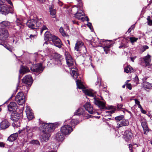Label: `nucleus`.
I'll return each mask as SVG.
<instances>
[{"label": "nucleus", "instance_id": "3", "mask_svg": "<svg viewBox=\"0 0 152 152\" xmlns=\"http://www.w3.org/2000/svg\"><path fill=\"white\" fill-rule=\"evenodd\" d=\"M68 120H66L64 122V125L61 128V133H58V142H61L64 139V136L69 134L73 130L72 127L68 124L67 121Z\"/></svg>", "mask_w": 152, "mask_h": 152}, {"label": "nucleus", "instance_id": "11", "mask_svg": "<svg viewBox=\"0 0 152 152\" xmlns=\"http://www.w3.org/2000/svg\"><path fill=\"white\" fill-rule=\"evenodd\" d=\"M33 129L31 127L26 126V128L23 129V130H19L18 132L19 134L20 133H24L28 137H31L32 136V132Z\"/></svg>", "mask_w": 152, "mask_h": 152}, {"label": "nucleus", "instance_id": "59", "mask_svg": "<svg viewBox=\"0 0 152 152\" xmlns=\"http://www.w3.org/2000/svg\"><path fill=\"white\" fill-rule=\"evenodd\" d=\"M5 144L2 142H0V147H4V146Z\"/></svg>", "mask_w": 152, "mask_h": 152}, {"label": "nucleus", "instance_id": "58", "mask_svg": "<svg viewBox=\"0 0 152 152\" xmlns=\"http://www.w3.org/2000/svg\"><path fill=\"white\" fill-rule=\"evenodd\" d=\"M143 48L144 49L143 51H145L148 48V47L147 45H144L143 47Z\"/></svg>", "mask_w": 152, "mask_h": 152}, {"label": "nucleus", "instance_id": "10", "mask_svg": "<svg viewBox=\"0 0 152 152\" xmlns=\"http://www.w3.org/2000/svg\"><path fill=\"white\" fill-rule=\"evenodd\" d=\"M75 50L77 51H83V53H86L87 51L82 41H78L76 44L74 48Z\"/></svg>", "mask_w": 152, "mask_h": 152}, {"label": "nucleus", "instance_id": "27", "mask_svg": "<svg viewBox=\"0 0 152 152\" xmlns=\"http://www.w3.org/2000/svg\"><path fill=\"white\" fill-rule=\"evenodd\" d=\"M30 72V70L28 67L26 66H21L19 70L20 73L21 74H24L25 73Z\"/></svg>", "mask_w": 152, "mask_h": 152}, {"label": "nucleus", "instance_id": "18", "mask_svg": "<svg viewBox=\"0 0 152 152\" xmlns=\"http://www.w3.org/2000/svg\"><path fill=\"white\" fill-rule=\"evenodd\" d=\"M8 110L10 112H15L17 108V104L15 102H11L8 106Z\"/></svg>", "mask_w": 152, "mask_h": 152}, {"label": "nucleus", "instance_id": "40", "mask_svg": "<svg viewBox=\"0 0 152 152\" xmlns=\"http://www.w3.org/2000/svg\"><path fill=\"white\" fill-rule=\"evenodd\" d=\"M31 143L33 144L39 145L40 144L39 141L37 140H33L31 141Z\"/></svg>", "mask_w": 152, "mask_h": 152}, {"label": "nucleus", "instance_id": "28", "mask_svg": "<svg viewBox=\"0 0 152 152\" xmlns=\"http://www.w3.org/2000/svg\"><path fill=\"white\" fill-rule=\"evenodd\" d=\"M10 24L11 23L10 22L7 21H4L0 23V25L2 28H10Z\"/></svg>", "mask_w": 152, "mask_h": 152}, {"label": "nucleus", "instance_id": "39", "mask_svg": "<svg viewBox=\"0 0 152 152\" xmlns=\"http://www.w3.org/2000/svg\"><path fill=\"white\" fill-rule=\"evenodd\" d=\"M147 19V23L148 25L150 26H152V20L151 19L150 16H148Z\"/></svg>", "mask_w": 152, "mask_h": 152}, {"label": "nucleus", "instance_id": "22", "mask_svg": "<svg viewBox=\"0 0 152 152\" xmlns=\"http://www.w3.org/2000/svg\"><path fill=\"white\" fill-rule=\"evenodd\" d=\"M26 112V115L28 119H31L33 118L34 116L31 112V110L28 107H27Z\"/></svg>", "mask_w": 152, "mask_h": 152}, {"label": "nucleus", "instance_id": "20", "mask_svg": "<svg viewBox=\"0 0 152 152\" xmlns=\"http://www.w3.org/2000/svg\"><path fill=\"white\" fill-rule=\"evenodd\" d=\"M129 124V122L128 120H123L120 122V123H117L118 127L120 128L122 126H126Z\"/></svg>", "mask_w": 152, "mask_h": 152}, {"label": "nucleus", "instance_id": "37", "mask_svg": "<svg viewBox=\"0 0 152 152\" xmlns=\"http://www.w3.org/2000/svg\"><path fill=\"white\" fill-rule=\"evenodd\" d=\"M132 67L130 66H128L124 68V71L126 73H128L131 71Z\"/></svg>", "mask_w": 152, "mask_h": 152}, {"label": "nucleus", "instance_id": "14", "mask_svg": "<svg viewBox=\"0 0 152 152\" xmlns=\"http://www.w3.org/2000/svg\"><path fill=\"white\" fill-rule=\"evenodd\" d=\"M65 55L67 65L69 67L72 66L73 65L74 59L68 52H66Z\"/></svg>", "mask_w": 152, "mask_h": 152}, {"label": "nucleus", "instance_id": "45", "mask_svg": "<svg viewBox=\"0 0 152 152\" xmlns=\"http://www.w3.org/2000/svg\"><path fill=\"white\" fill-rule=\"evenodd\" d=\"M139 78L137 75H136L135 77L134 78V82L136 84H137L139 83Z\"/></svg>", "mask_w": 152, "mask_h": 152}, {"label": "nucleus", "instance_id": "9", "mask_svg": "<svg viewBox=\"0 0 152 152\" xmlns=\"http://www.w3.org/2000/svg\"><path fill=\"white\" fill-rule=\"evenodd\" d=\"M15 100L19 105L24 104L26 100L25 96L22 92H18L15 97Z\"/></svg>", "mask_w": 152, "mask_h": 152}, {"label": "nucleus", "instance_id": "30", "mask_svg": "<svg viewBox=\"0 0 152 152\" xmlns=\"http://www.w3.org/2000/svg\"><path fill=\"white\" fill-rule=\"evenodd\" d=\"M143 85L144 88L147 89H150L152 86L151 83L146 81L143 82Z\"/></svg>", "mask_w": 152, "mask_h": 152}, {"label": "nucleus", "instance_id": "25", "mask_svg": "<svg viewBox=\"0 0 152 152\" xmlns=\"http://www.w3.org/2000/svg\"><path fill=\"white\" fill-rule=\"evenodd\" d=\"M18 136V133H16L11 134L8 138L7 140L10 142H13L16 140Z\"/></svg>", "mask_w": 152, "mask_h": 152}, {"label": "nucleus", "instance_id": "48", "mask_svg": "<svg viewBox=\"0 0 152 152\" xmlns=\"http://www.w3.org/2000/svg\"><path fill=\"white\" fill-rule=\"evenodd\" d=\"M87 26L92 31V30H93V28L92 25V24L91 23L88 22L87 24Z\"/></svg>", "mask_w": 152, "mask_h": 152}, {"label": "nucleus", "instance_id": "51", "mask_svg": "<svg viewBox=\"0 0 152 152\" xmlns=\"http://www.w3.org/2000/svg\"><path fill=\"white\" fill-rule=\"evenodd\" d=\"M133 145L132 144H129V150L131 152H132L133 151Z\"/></svg>", "mask_w": 152, "mask_h": 152}, {"label": "nucleus", "instance_id": "63", "mask_svg": "<svg viewBox=\"0 0 152 152\" xmlns=\"http://www.w3.org/2000/svg\"><path fill=\"white\" fill-rule=\"evenodd\" d=\"M151 112H149L148 113L146 114V115H147L148 117L150 118L151 117Z\"/></svg>", "mask_w": 152, "mask_h": 152}, {"label": "nucleus", "instance_id": "60", "mask_svg": "<svg viewBox=\"0 0 152 152\" xmlns=\"http://www.w3.org/2000/svg\"><path fill=\"white\" fill-rule=\"evenodd\" d=\"M36 36V35H33L32 34H31L29 36V37L31 39H33Z\"/></svg>", "mask_w": 152, "mask_h": 152}, {"label": "nucleus", "instance_id": "31", "mask_svg": "<svg viewBox=\"0 0 152 152\" xmlns=\"http://www.w3.org/2000/svg\"><path fill=\"white\" fill-rule=\"evenodd\" d=\"M50 12L52 18H55L56 17V10L53 9L52 7H50Z\"/></svg>", "mask_w": 152, "mask_h": 152}, {"label": "nucleus", "instance_id": "29", "mask_svg": "<svg viewBox=\"0 0 152 152\" xmlns=\"http://www.w3.org/2000/svg\"><path fill=\"white\" fill-rule=\"evenodd\" d=\"M68 121L67 122L68 123V124L69 123V125H70L71 127L74 126L75 125H76L78 123H79V121L77 119H72L70 121H69V120H68Z\"/></svg>", "mask_w": 152, "mask_h": 152}, {"label": "nucleus", "instance_id": "64", "mask_svg": "<svg viewBox=\"0 0 152 152\" xmlns=\"http://www.w3.org/2000/svg\"><path fill=\"white\" fill-rule=\"evenodd\" d=\"M84 20H86L87 21H89V19L87 16H86L85 17Z\"/></svg>", "mask_w": 152, "mask_h": 152}, {"label": "nucleus", "instance_id": "19", "mask_svg": "<svg viewBox=\"0 0 152 152\" xmlns=\"http://www.w3.org/2000/svg\"><path fill=\"white\" fill-rule=\"evenodd\" d=\"M124 136L125 140L128 141L132 139V134L130 131L127 130L125 132Z\"/></svg>", "mask_w": 152, "mask_h": 152}, {"label": "nucleus", "instance_id": "21", "mask_svg": "<svg viewBox=\"0 0 152 152\" xmlns=\"http://www.w3.org/2000/svg\"><path fill=\"white\" fill-rule=\"evenodd\" d=\"M10 123L6 120L2 121L0 124V127L2 129H5L8 128L10 126Z\"/></svg>", "mask_w": 152, "mask_h": 152}, {"label": "nucleus", "instance_id": "35", "mask_svg": "<svg viewBox=\"0 0 152 152\" xmlns=\"http://www.w3.org/2000/svg\"><path fill=\"white\" fill-rule=\"evenodd\" d=\"M59 31L63 37H68L69 35L66 33L62 27H61L59 29Z\"/></svg>", "mask_w": 152, "mask_h": 152}, {"label": "nucleus", "instance_id": "46", "mask_svg": "<svg viewBox=\"0 0 152 152\" xmlns=\"http://www.w3.org/2000/svg\"><path fill=\"white\" fill-rule=\"evenodd\" d=\"M101 79L100 77H97V81L95 83V85H97L98 84L100 86L101 85Z\"/></svg>", "mask_w": 152, "mask_h": 152}, {"label": "nucleus", "instance_id": "17", "mask_svg": "<svg viewBox=\"0 0 152 152\" xmlns=\"http://www.w3.org/2000/svg\"><path fill=\"white\" fill-rule=\"evenodd\" d=\"M85 109L87 111L88 113L91 114H93L94 113L93 108L92 106L89 102H87L84 105Z\"/></svg>", "mask_w": 152, "mask_h": 152}, {"label": "nucleus", "instance_id": "38", "mask_svg": "<svg viewBox=\"0 0 152 152\" xmlns=\"http://www.w3.org/2000/svg\"><path fill=\"white\" fill-rule=\"evenodd\" d=\"M123 105L122 104H118L117 105V107H116V110H124L125 108L123 107Z\"/></svg>", "mask_w": 152, "mask_h": 152}, {"label": "nucleus", "instance_id": "36", "mask_svg": "<svg viewBox=\"0 0 152 152\" xmlns=\"http://www.w3.org/2000/svg\"><path fill=\"white\" fill-rule=\"evenodd\" d=\"M124 115H120L115 117V119L117 122L122 121L124 118Z\"/></svg>", "mask_w": 152, "mask_h": 152}, {"label": "nucleus", "instance_id": "8", "mask_svg": "<svg viewBox=\"0 0 152 152\" xmlns=\"http://www.w3.org/2000/svg\"><path fill=\"white\" fill-rule=\"evenodd\" d=\"M151 56L149 54L140 58V64L143 67H145L150 65L151 62Z\"/></svg>", "mask_w": 152, "mask_h": 152}, {"label": "nucleus", "instance_id": "23", "mask_svg": "<svg viewBox=\"0 0 152 152\" xmlns=\"http://www.w3.org/2000/svg\"><path fill=\"white\" fill-rule=\"evenodd\" d=\"M15 23L17 26L18 27V29L20 30L23 28L24 26L23 24V22L22 20L17 18L16 20Z\"/></svg>", "mask_w": 152, "mask_h": 152}, {"label": "nucleus", "instance_id": "15", "mask_svg": "<svg viewBox=\"0 0 152 152\" xmlns=\"http://www.w3.org/2000/svg\"><path fill=\"white\" fill-rule=\"evenodd\" d=\"M23 114L21 113H19L16 112H14V113L11 115V119L14 121H16L22 118Z\"/></svg>", "mask_w": 152, "mask_h": 152}, {"label": "nucleus", "instance_id": "26", "mask_svg": "<svg viewBox=\"0 0 152 152\" xmlns=\"http://www.w3.org/2000/svg\"><path fill=\"white\" fill-rule=\"evenodd\" d=\"M85 112V110L83 108H79L76 110L74 113V115H83Z\"/></svg>", "mask_w": 152, "mask_h": 152}, {"label": "nucleus", "instance_id": "32", "mask_svg": "<svg viewBox=\"0 0 152 152\" xmlns=\"http://www.w3.org/2000/svg\"><path fill=\"white\" fill-rule=\"evenodd\" d=\"M64 60L63 56L58 53V64L61 65L62 64V62Z\"/></svg>", "mask_w": 152, "mask_h": 152}, {"label": "nucleus", "instance_id": "33", "mask_svg": "<svg viewBox=\"0 0 152 152\" xmlns=\"http://www.w3.org/2000/svg\"><path fill=\"white\" fill-rule=\"evenodd\" d=\"M63 46L64 45L61 42L60 39L58 37V48H61L63 52H64V50Z\"/></svg>", "mask_w": 152, "mask_h": 152}, {"label": "nucleus", "instance_id": "47", "mask_svg": "<svg viewBox=\"0 0 152 152\" xmlns=\"http://www.w3.org/2000/svg\"><path fill=\"white\" fill-rule=\"evenodd\" d=\"M43 23H43V25H42L41 26H43L42 27V28L41 29V31H40V33H41V34H42V32H43V31L44 30L48 29V28L46 27V26H45L43 25Z\"/></svg>", "mask_w": 152, "mask_h": 152}, {"label": "nucleus", "instance_id": "49", "mask_svg": "<svg viewBox=\"0 0 152 152\" xmlns=\"http://www.w3.org/2000/svg\"><path fill=\"white\" fill-rule=\"evenodd\" d=\"M135 27V25L134 24L132 25L131 27H130L129 29H128V30L127 31V32H128L129 33H130L131 31V30L134 28Z\"/></svg>", "mask_w": 152, "mask_h": 152}, {"label": "nucleus", "instance_id": "2", "mask_svg": "<svg viewBox=\"0 0 152 152\" xmlns=\"http://www.w3.org/2000/svg\"><path fill=\"white\" fill-rule=\"evenodd\" d=\"M83 91L86 95L89 96L91 98V99L92 100L94 104L98 107L101 110L104 109H107L106 106V102L103 99L102 97L97 95L96 92H93L88 89L83 90Z\"/></svg>", "mask_w": 152, "mask_h": 152}, {"label": "nucleus", "instance_id": "4", "mask_svg": "<svg viewBox=\"0 0 152 152\" xmlns=\"http://www.w3.org/2000/svg\"><path fill=\"white\" fill-rule=\"evenodd\" d=\"M31 19L26 23V26L31 29H36L43 25V21L41 18L38 19L36 15H31Z\"/></svg>", "mask_w": 152, "mask_h": 152}, {"label": "nucleus", "instance_id": "57", "mask_svg": "<svg viewBox=\"0 0 152 152\" xmlns=\"http://www.w3.org/2000/svg\"><path fill=\"white\" fill-rule=\"evenodd\" d=\"M140 110L142 113L144 114H146L147 112L145 110H144L143 108L141 109Z\"/></svg>", "mask_w": 152, "mask_h": 152}, {"label": "nucleus", "instance_id": "24", "mask_svg": "<svg viewBox=\"0 0 152 152\" xmlns=\"http://www.w3.org/2000/svg\"><path fill=\"white\" fill-rule=\"evenodd\" d=\"M141 124L144 131V134H146L147 133L149 132L147 123L146 121H142Z\"/></svg>", "mask_w": 152, "mask_h": 152}, {"label": "nucleus", "instance_id": "44", "mask_svg": "<svg viewBox=\"0 0 152 152\" xmlns=\"http://www.w3.org/2000/svg\"><path fill=\"white\" fill-rule=\"evenodd\" d=\"M116 107H115L114 108V109H113V110H112L109 111H106L105 112L106 113H109L110 115L111 116V115L110 114H111L113 113H115V111H116Z\"/></svg>", "mask_w": 152, "mask_h": 152}, {"label": "nucleus", "instance_id": "16", "mask_svg": "<svg viewBox=\"0 0 152 152\" xmlns=\"http://www.w3.org/2000/svg\"><path fill=\"white\" fill-rule=\"evenodd\" d=\"M30 69L31 71L36 72H41L43 70L41 63H38L33 66L31 67Z\"/></svg>", "mask_w": 152, "mask_h": 152}, {"label": "nucleus", "instance_id": "6", "mask_svg": "<svg viewBox=\"0 0 152 152\" xmlns=\"http://www.w3.org/2000/svg\"><path fill=\"white\" fill-rule=\"evenodd\" d=\"M3 2L0 0V13L6 15L8 13H13V10L12 7L2 4Z\"/></svg>", "mask_w": 152, "mask_h": 152}, {"label": "nucleus", "instance_id": "53", "mask_svg": "<svg viewBox=\"0 0 152 152\" xmlns=\"http://www.w3.org/2000/svg\"><path fill=\"white\" fill-rule=\"evenodd\" d=\"M5 46H4L6 47V48L8 50H9L11 52H12V48L10 47H9V46H8L7 45H5Z\"/></svg>", "mask_w": 152, "mask_h": 152}, {"label": "nucleus", "instance_id": "5", "mask_svg": "<svg viewBox=\"0 0 152 152\" xmlns=\"http://www.w3.org/2000/svg\"><path fill=\"white\" fill-rule=\"evenodd\" d=\"M70 74L73 77V78L76 80L77 88L80 89H83L85 88V86L82 84L80 80L79 79H77L78 78V75L77 72V70L74 68H72L70 71Z\"/></svg>", "mask_w": 152, "mask_h": 152}, {"label": "nucleus", "instance_id": "43", "mask_svg": "<svg viewBox=\"0 0 152 152\" xmlns=\"http://www.w3.org/2000/svg\"><path fill=\"white\" fill-rule=\"evenodd\" d=\"M138 38L134 37H130L129 38L130 40L132 43L136 42L138 40Z\"/></svg>", "mask_w": 152, "mask_h": 152}, {"label": "nucleus", "instance_id": "61", "mask_svg": "<svg viewBox=\"0 0 152 152\" xmlns=\"http://www.w3.org/2000/svg\"><path fill=\"white\" fill-rule=\"evenodd\" d=\"M115 107H114L113 106H110L109 107V109H114Z\"/></svg>", "mask_w": 152, "mask_h": 152}, {"label": "nucleus", "instance_id": "52", "mask_svg": "<svg viewBox=\"0 0 152 152\" xmlns=\"http://www.w3.org/2000/svg\"><path fill=\"white\" fill-rule=\"evenodd\" d=\"M110 46H106L104 47V51L109 50H110Z\"/></svg>", "mask_w": 152, "mask_h": 152}, {"label": "nucleus", "instance_id": "13", "mask_svg": "<svg viewBox=\"0 0 152 152\" xmlns=\"http://www.w3.org/2000/svg\"><path fill=\"white\" fill-rule=\"evenodd\" d=\"M8 37V31L5 29L0 28V40L4 41Z\"/></svg>", "mask_w": 152, "mask_h": 152}, {"label": "nucleus", "instance_id": "42", "mask_svg": "<svg viewBox=\"0 0 152 152\" xmlns=\"http://www.w3.org/2000/svg\"><path fill=\"white\" fill-rule=\"evenodd\" d=\"M120 46L118 47L119 48H125L127 47V45L126 44L123 43L122 42H121L120 44Z\"/></svg>", "mask_w": 152, "mask_h": 152}, {"label": "nucleus", "instance_id": "54", "mask_svg": "<svg viewBox=\"0 0 152 152\" xmlns=\"http://www.w3.org/2000/svg\"><path fill=\"white\" fill-rule=\"evenodd\" d=\"M125 111H127L128 113H129L130 114L131 117L132 116V115H133L130 111L125 109H124V110H122V111H123V112H124V113H125Z\"/></svg>", "mask_w": 152, "mask_h": 152}, {"label": "nucleus", "instance_id": "62", "mask_svg": "<svg viewBox=\"0 0 152 152\" xmlns=\"http://www.w3.org/2000/svg\"><path fill=\"white\" fill-rule=\"evenodd\" d=\"M8 3L10 4L12 6V4L11 1L10 0H8Z\"/></svg>", "mask_w": 152, "mask_h": 152}, {"label": "nucleus", "instance_id": "55", "mask_svg": "<svg viewBox=\"0 0 152 152\" xmlns=\"http://www.w3.org/2000/svg\"><path fill=\"white\" fill-rule=\"evenodd\" d=\"M134 100L135 101V104L137 105L140 104V102L138 101V100L137 99H134Z\"/></svg>", "mask_w": 152, "mask_h": 152}, {"label": "nucleus", "instance_id": "1", "mask_svg": "<svg viewBox=\"0 0 152 152\" xmlns=\"http://www.w3.org/2000/svg\"><path fill=\"white\" fill-rule=\"evenodd\" d=\"M39 130L41 133L39 140L41 142H46L50 136V133L53 132L55 128L52 123H45L41 122L40 124Z\"/></svg>", "mask_w": 152, "mask_h": 152}, {"label": "nucleus", "instance_id": "56", "mask_svg": "<svg viewBox=\"0 0 152 152\" xmlns=\"http://www.w3.org/2000/svg\"><path fill=\"white\" fill-rule=\"evenodd\" d=\"M58 4L60 7H62L63 5V4L59 0H58Z\"/></svg>", "mask_w": 152, "mask_h": 152}, {"label": "nucleus", "instance_id": "12", "mask_svg": "<svg viewBox=\"0 0 152 152\" xmlns=\"http://www.w3.org/2000/svg\"><path fill=\"white\" fill-rule=\"evenodd\" d=\"M23 81L26 84V87L28 88L31 86L32 83L31 76L30 75H26L23 79Z\"/></svg>", "mask_w": 152, "mask_h": 152}, {"label": "nucleus", "instance_id": "41", "mask_svg": "<svg viewBox=\"0 0 152 152\" xmlns=\"http://www.w3.org/2000/svg\"><path fill=\"white\" fill-rule=\"evenodd\" d=\"M45 149L47 150L45 152H56L53 149H52L50 147L46 148Z\"/></svg>", "mask_w": 152, "mask_h": 152}, {"label": "nucleus", "instance_id": "7", "mask_svg": "<svg viewBox=\"0 0 152 152\" xmlns=\"http://www.w3.org/2000/svg\"><path fill=\"white\" fill-rule=\"evenodd\" d=\"M45 39L47 40L52 41L54 45L57 47V37L54 36L48 31H47L45 34Z\"/></svg>", "mask_w": 152, "mask_h": 152}, {"label": "nucleus", "instance_id": "50", "mask_svg": "<svg viewBox=\"0 0 152 152\" xmlns=\"http://www.w3.org/2000/svg\"><path fill=\"white\" fill-rule=\"evenodd\" d=\"M126 87L129 90H131L132 89V85L130 83H127L126 85Z\"/></svg>", "mask_w": 152, "mask_h": 152}, {"label": "nucleus", "instance_id": "34", "mask_svg": "<svg viewBox=\"0 0 152 152\" xmlns=\"http://www.w3.org/2000/svg\"><path fill=\"white\" fill-rule=\"evenodd\" d=\"M83 12L82 10H80L77 12L75 15V16L76 18L79 19L81 16L83 15Z\"/></svg>", "mask_w": 152, "mask_h": 152}]
</instances>
